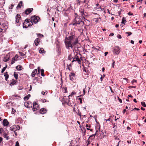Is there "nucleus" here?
Instances as JSON below:
<instances>
[{"instance_id": "54", "label": "nucleus", "mask_w": 146, "mask_h": 146, "mask_svg": "<svg viewBox=\"0 0 146 146\" xmlns=\"http://www.w3.org/2000/svg\"><path fill=\"white\" fill-rule=\"evenodd\" d=\"M112 61H113V63L112 64V67L113 68H114L115 61L113 60H112Z\"/></svg>"}, {"instance_id": "11", "label": "nucleus", "mask_w": 146, "mask_h": 146, "mask_svg": "<svg viewBox=\"0 0 146 146\" xmlns=\"http://www.w3.org/2000/svg\"><path fill=\"white\" fill-rule=\"evenodd\" d=\"M19 56L17 55L16 54L14 57H13L12 59L11 62V64H13L15 61H17L18 60V58Z\"/></svg>"}, {"instance_id": "29", "label": "nucleus", "mask_w": 146, "mask_h": 146, "mask_svg": "<svg viewBox=\"0 0 146 146\" xmlns=\"http://www.w3.org/2000/svg\"><path fill=\"white\" fill-rule=\"evenodd\" d=\"M75 18L74 22L76 21V20L77 19H80V18H79L78 15L76 13H75Z\"/></svg>"}, {"instance_id": "57", "label": "nucleus", "mask_w": 146, "mask_h": 146, "mask_svg": "<svg viewBox=\"0 0 146 146\" xmlns=\"http://www.w3.org/2000/svg\"><path fill=\"white\" fill-rule=\"evenodd\" d=\"M118 98L119 101V102L120 103H121L122 102V100H121V99H120L119 97H118Z\"/></svg>"}, {"instance_id": "37", "label": "nucleus", "mask_w": 146, "mask_h": 146, "mask_svg": "<svg viewBox=\"0 0 146 146\" xmlns=\"http://www.w3.org/2000/svg\"><path fill=\"white\" fill-rule=\"evenodd\" d=\"M10 130H11V131H13L14 132L16 131L14 127V125L12 127H10Z\"/></svg>"}, {"instance_id": "52", "label": "nucleus", "mask_w": 146, "mask_h": 146, "mask_svg": "<svg viewBox=\"0 0 146 146\" xmlns=\"http://www.w3.org/2000/svg\"><path fill=\"white\" fill-rule=\"evenodd\" d=\"M128 15H133V13L130 12H129L128 13Z\"/></svg>"}, {"instance_id": "41", "label": "nucleus", "mask_w": 146, "mask_h": 146, "mask_svg": "<svg viewBox=\"0 0 146 146\" xmlns=\"http://www.w3.org/2000/svg\"><path fill=\"white\" fill-rule=\"evenodd\" d=\"M80 96H78V97H79ZM78 100H79L80 101V104H82V100L81 98H78Z\"/></svg>"}, {"instance_id": "25", "label": "nucleus", "mask_w": 146, "mask_h": 146, "mask_svg": "<svg viewBox=\"0 0 146 146\" xmlns=\"http://www.w3.org/2000/svg\"><path fill=\"white\" fill-rule=\"evenodd\" d=\"M22 4H23V2L22 1H21L18 4V5L17 6V8H21L22 6Z\"/></svg>"}, {"instance_id": "64", "label": "nucleus", "mask_w": 146, "mask_h": 146, "mask_svg": "<svg viewBox=\"0 0 146 146\" xmlns=\"http://www.w3.org/2000/svg\"><path fill=\"white\" fill-rule=\"evenodd\" d=\"M104 78V77H103L102 76H101L100 78V80L101 82L102 81V79Z\"/></svg>"}, {"instance_id": "47", "label": "nucleus", "mask_w": 146, "mask_h": 146, "mask_svg": "<svg viewBox=\"0 0 146 146\" xmlns=\"http://www.w3.org/2000/svg\"><path fill=\"white\" fill-rule=\"evenodd\" d=\"M12 113H14L15 112H16V111L15 110H14L13 108H12Z\"/></svg>"}, {"instance_id": "24", "label": "nucleus", "mask_w": 146, "mask_h": 146, "mask_svg": "<svg viewBox=\"0 0 146 146\" xmlns=\"http://www.w3.org/2000/svg\"><path fill=\"white\" fill-rule=\"evenodd\" d=\"M14 76L16 80H17L18 78V74L16 72H15L14 73Z\"/></svg>"}, {"instance_id": "28", "label": "nucleus", "mask_w": 146, "mask_h": 146, "mask_svg": "<svg viewBox=\"0 0 146 146\" xmlns=\"http://www.w3.org/2000/svg\"><path fill=\"white\" fill-rule=\"evenodd\" d=\"M31 96V95L30 94H28L27 95L25 96L24 98V99L25 100H28L29 98Z\"/></svg>"}, {"instance_id": "39", "label": "nucleus", "mask_w": 146, "mask_h": 146, "mask_svg": "<svg viewBox=\"0 0 146 146\" xmlns=\"http://www.w3.org/2000/svg\"><path fill=\"white\" fill-rule=\"evenodd\" d=\"M141 105L144 107H146V105L144 102H141Z\"/></svg>"}, {"instance_id": "14", "label": "nucleus", "mask_w": 146, "mask_h": 146, "mask_svg": "<svg viewBox=\"0 0 146 146\" xmlns=\"http://www.w3.org/2000/svg\"><path fill=\"white\" fill-rule=\"evenodd\" d=\"M3 124L4 126H7L9 123L8 120L6 119H4L3 121Z\"/></svg>"}, {"instance_id": "4", "label": "nucleus", "mask_w": 146, "mask_h": 146, "mask_svg": "<svg viewBox=\"0 0 146 146\" xmlns=\"http://www.w3.org/2000/svg\"><path fill=\"white\" fill-rule=\"evenodd\" d=\"M68 102L67 103V104L69 106H72L74 104V100L73 98H68Z\"/></svg>"}, {"instance_id": "49", "label": "nucleus", "mask_w": 146, "mask_h": 146, "mask_svg": "<svg viewBox=\"0 0 146 146\" xmlns=\"http://www.w3.org/2000/svg\"><path fill=\"white\" fill-rule=\"evenodd\" d=\"M95 19V21L96 22V23H97L98 22V18H95L94 19Z\"/></svg>"}, {"instance_id": "16", "label": "nucleus", "mask_w": 146, "mask_h": 146, "mask_svg": "<svg viewBox=\"0 0 146 146\" xmlns=\"http://www.w3.org/2000/svg\"><path fill=\"white\" fill-rule=\"evenodd\" d=\"M9 54H7L5 58L3 59V60L4 62H6L9 60Z\"/></svg>"}, {"instance_id": "48", "label": "nucleus", "mask_w": 146, "mask_h": 146, "mask_svg": "<svg viewBox=\"0 0 146 146\" xmlns=\"http://www.w3.org/2000/svg\"><path fill=\"white\" fill-rule=\"evenodd\" d=\"M3 3H5V2L3 0L0 1V6H2V4Z\"/></svg>"}, {"instance_id": "19", "label": "nucleus", "mask_w": 146, "mask_h": 146, "mask_svg": "<svg viewBox=\"0 0 146 146\" xmlns=\"http://www.w3.org/2000/svg\"><path fill=\"white\" fill-rule=\"evenodd\" d=\"M3 137L5 138L6 139L8 140L9 139V137L7 136V134L5 132H3Z\"/></svg>"}, {"instance_id": "43", "label": "nucleus", "mask_w": 146, "mask_h": 146, "mask_svg": "<svg viewBox=\"0 0 146 146\" xmlns=\"http://www.w3.org/2000/svg\"><path fill=\"white\" fill-rule=\"evenodd\" d=\"M57 51L58 52V53H60L61 52V49L59 47H58L57 48Z\"/></svg>"}, {"instance_id": "60", "label": "nucleus", "mask_w": 146, "mask_h": 146, "mask_svg": "<svg viewBox=\"0 0 146 146\" xmlns=\"http://www.w3.org/2000/svg\"><path fill=\"white\" fill-rule=\"evenodd\" d=\"M134 82H136V80H133L132 81V84H133V83Z\"/></svg>"}, {"instance_id": "32", "label": "nucleus", "mask_w": 146, "mask_h": 146, "mask_svg": "<svg viewBox=\"0 0 146 146\" xmlns=\"http://www.w3.org/2000/svg\"><path fill=\"white\" fill-rule=\"evenodd\" d=\"M75 93L74 92H72L70 95L68 96V97L70 98V97H71V98H73V97H72V96L74 94H75Z\"/></svg>"}, {"instance_id": "45", "label": "nucleus", "mask_w": 146, "mask_h": 146, "mask_svg": "<svg viewBox=\"0 0 146 146\" xmlns=\"http://www.w3.org/2000/svg\"><path fill=\"white\" fill-rule=\"evenodd\" d=\"M113 128H114V131H115L116 130V127H115L116 125H115V123L114 124H113Z\"/></svg>"}, {"instance_id": "58", "label": "nucleus", "mask_w": 146, "mask_h": 146, "mask_svg": "<svg viewBox=\"0 0 146 146\" xmlns=\"http://www.w3.org/2000/svg\"><path fill=\"white\" fill-rule=\"evenodd\" d=\"M3 141V138L0 137V143H1Z\"/></svg>"}, {"instance_id": "2", "label": "nucleus", "mask_w": 146, "mask_h": 146, "mask_svg": "<svg viewBox=\"0 0 146 146\" xmlns=\"http://www.w3.org/2000/svg\"><path fill=\"white\" fill-rule=\"evenodd\" d=\"M40 19V18L38 16L35 15L31 17V21H29V19H27L23 23V27L27 28L28 27L31 26L33 25V22L35 23H36L38 22V20Z\"/></svg>"}, {"instance_id": "8", "label": "nucleus", "mask_w": 146, "mask_h": 146, "mask_svg": "<svg viewBox=\"0 0 146 146\" xmlns=\"http://www.w3.org/2000/svg\"><path fill=\"white\" fill-rule=\"evenodd\" d=\"M24 106L27 108H31L32 107V104L30 102H27L24 103Z\"/></svg>"}, {"instance_id": "18", "label": "nucleus", "mask_w": 146, "mask_h": 146, "mask_svg": "<svg viewBox=\"0 0 146 146\" xmlns=\"http://www.w3.org/2000/svg\"><path fill=\"white\" fill-rule=\"evenodd\" d=\"M37 71L36 69H35L33 71L31 74V76L32 77H34L35 76V74L37 73Z\"/></svg>"}, {"instance_id": "44", "label": "nucleus", "mask_w": 146, "mask_h": 146, "mask_svg": "<svg viewBox=\"0 0 146 146\" xmlns=\"http://www.w3.org/2000/svg\"><path fill=\"white\" fill-rule=\"evenodd\" d=\"M91 141H91L90 139H88L87 141V142H88V144L87 145H88L90 143Z\"/></svg>"}, {"instance_id": "1", "label": "nucleus", "mask_w": 146, "mask_h": 146, "mask_svg": "<svg viewBox=\"0 0 146 146\" xmlns=\"http://www.w3.org/2000/svg\"><path fill=\"white\" fill-rule=\"evenodd\" d=\"M68 35L65 38L64 42L66 48L70 49V48H72L73 46L76 45L78 42V38L76 36L75 32L71 31L68 33Z\"/></svg>"}, {"instance_id": "34", "label": "nucleus", "mask_w": 146, "mask_h": 146, "mask_svg": "<svg viewBox=\"0 0 146 146\" xmlns=\"http://www.w3.org/2000/svg\"><path fill=\"white\" fill-rule=\"evenodd\" d=\"M41 75L42 76H44V70L43 69H42L41 70Z\"/></svg>"}, {"instance_id": "38", "label": "nucleus", "mask_w": 146, "mask_h": 146, "mask_svg": "<svg viewBox=\"0 0 146 146\" xmlns=\"http://www.w3.org/2000/svg\"><path fill=\"white\" fill-rule=\"evenodd\" d=\"M125 18L124 17H123V19H122V21H121V23L123 24H125V22L126 21V20L125 19Z\"/></svg>"}, {"instance_id": "42", "label": "nucleus", "mask_w": 146, "mask_h": 146, "mask_svg": "<svg viewBox=\"0 0 146 146\" xmlns=\"http://www.w3.org/2000/svg\"><path fill=\"white\" fill-rule=\"evenodd\" d=\"M125 33L126 34H128V35L127 36H128L131 35L132 34V33L131 32H126Z\"/></svg>"}, {"instance_id": "20", "label": "nucleus", "mask_w": 146, "mask_h": 146, "mask_svg": "<svg viewBox=\"0 0 146 146\" xmlns=\"http://www.w3.org/2000/svg\"><path fill=\"white\" fill-rule=\"evenodd\" d=\"M4 76L5 77V80L6 81H7V79L9 77V75L8 74V72H6L4 73Z\"/></svg>"}, {"instance_id": "31", "label": "nucleus", "mask_w": 146, "mask_h": 146, "mask_svg": "<svg viewBox=\"0 0 146 146\" xmlns=\"http://www.w3.org/2000/svg\"><path fill=\"white\" fill-rule=\"evenodd\" d=\"M95 138L94 136V135H91L89 137V139H90L92 141Z\"/></svg>"}, {"instance_id": "23", "label": "nucleus", "mask_w": 146, "mask_h": 146, "mask_svg": "<svg viewBox=\"0 0 146 146\" xmlns=\"http://www.w3.org/2000/svg\"><path fill=\"white\" fill-rule=\"evenodd\" d=\"M14 127L15 129V130H19L20 129V127L18 125H14Z\"/></svg>"}, {"instance_id": "53", "label": "nucleus", "mask_w": 146, "mask_h": 146, "mask_svg": "<svg viewBox=\"0 0 146 146\" xmlns=\"http://www.w3.org/2000/svg\"><path fill=\"white\" fill-rule=\"evenodd\" d=\"M14 6V5L13 4H12L11 6H10L9 7V9H12L13 8V7Z\"/></svg>"}, {"instance_id": "63", "label": "nucleus", "mask_w": 146, "mask_h": 146, "mask_svg": "<svg viewBox=\"0 0 146 146\" xmlns=\"http://www.w3.org/2000/svg\"><path fill=\"white\" fill-rule=\"evenodd\" d=\"M77 1L78 2V3L79 5L80 4V1L79 0H78Z\"/></svg>"}, {"instance_id": "40", "label": "nucleus", "mask_w": 146, "mask_h": 146, "mask_svg": "<svg viewBox=\"0 0 146 146\" xmlns=\"http://www.w3.org/2000/svg\"><path fill=\"white\" fill-rule=\"evenodd\" d=\"M7 66L6 65L5 67H4L2 69L1 71V73H3L5 70L7 68Z\"/></svg>"}, {"instance_id": "13", "label": "nucleus", "mask_w": 146, "mask_h": 146, "mask_svg": "<svg viewBox=\"0 0 146 146\" xmlns=\"http://www.w3.org/2000/svg\"><path fill=\"white\" fill-rule=\"evenodd\" d=\"M21 18V17L20 15L19 14H17L16 16L15 22L17 23H18L19 22V19Z\"/></svg>"}, {"instance_id": "7", "label": "nucleus", "mask_w": 146, "mask_h": 146, "mask_svg": "<svg viewBox=\"0 0 146 146\" xmlns=\"http://www.w3.org/2000/svg\"><path fill=\"white\" fill-rule=\"evenodd\" d=\"M70 80L72 81H74L75 79V74L71 72L69 74Z\"/></svg>"}, {"instance_id": "6", "label": "nucleus", "mask_w": 146, "mask_h": 146, "mask_svg": "<svg viewBox=\"0 0 146 146\" xmlns=\"http://www.w3.org/2000/svg\"><path fill=\"white\" fill-rule=\"evenodd\" d=\"M120 48L118 46H115L113 50V53L114 54H118L120 52Z\"/></svg>"}, {"instance_id": "26", "label": "nucleus", "mask_w": 146, "mask_h": 146, "mask_svg": "<svg viewBox=\"0 0 146 146\" xmlns=\"http://www.w3.org/2000/svg\"><path fill=\"white\" fill-rule=\"evenodd\" d=\"M79 11L80 12V13L81 15L82 16L83 13H84V9L82 8H80L79 9Z\"/></svg>"}, {"instance_id": "17", "label": "nucleus", "mask_w": 146, "mask_h": 146, "mask_svg": "<svg viewBox=\"0 0 146 146\" xmlns=\"http://www.w3.org/2000/svg\"><path fill=\"white\" fill-rule=\"evenodd\" d=\"M40 42V39L39 38H37L34 41V43L36 46H37Z\"/></svg>"}, {"instance_id": "61", "label": "nucleus", "mask_w": 146, "mask_h": 146, "mask_svg": "<svg viewBox=\"0 0 146 146\" xmlns=\"http://www.w3.org/2000/svg\"><path fill=\"white\" fill-rule=\"evenodd\" d=\"M114 35V34L113 33H111L110 34L109 36H112Z\"/></svg>"}, {"instance_id": "56", "label": "nucleus", "mask_w": 146, "mask_h": 146, "mask_svg": "<svg viewBox=\"0 0 146 146\" xmlns=\"http://www.w3.org/2000/svg\"><path fill=\"white\" fill-rule=\"evenodd\" d=\"M66 69H68L70 70V68L69 67V65H68V64H67V68H66Z\"/></svg>"}, {"instance_id": "30", "label": "nucleus", "mask_w": 146, "mask_h": 146, "mask_svg": "<svg viewBox=\"0 0 146 146\" xmlns=\"http://www.w3.org/2000/svg\"><path fill=\"white\" fill-rule=\"evenodd\" d=\"M88 16V13L86 12H84V13H83L82 15V17L84 19H85V18L84 17L85 16Z\"/></svg>"}, {"instance_id": "12", "label": "nucleus", "mask_w": 146, "mask_h": 146, "mask_svg": "<svg viewBox=\"0 0 146 146\" xmlns=\"http://www.w3.org/2000/svg\"><path fill=\"white\" fill-rule=\"evenodd\" d=\"M33 10V8H28L25 11V13L26 15H28L31 13Z\"/></svg>"}, {"instance_id": "33", "label": "nucleus", "mask_w": 146, "mask_h": 146, "mask_svg": "<svg viewBox=\"0 0 146 146\" xmlns=\"http://www.w3.org/2000/svg\"><path fill=\"white\" fill-rule=\"evenodd\" d=\"M73 57H72V55L71 54H70L69 55L68 57V60H71L72 58H73Z\"/></svg>"}, {"instance_id": "3", "label": "nucleus", "mask_w": 146, "mask_h": 146, "mask_svg": "<svg viewBox=\"0 0 146 146\" xmlns=\"http://www.w3.org/2000/svg\"><path fill=\"white\" fill-rule=\"evenodd\" d=\"M73 24V25H76L78 27L82 29L84 25V22L82 21L81 19H77L76 20V21Z\"/></svg>"}, {"instance_id": "35", "label": "nucleus", "mask_w": 146, "mask_h": 146, "mask_svg": "<svg viewBox=\"0 0 146 146\" xmlns=\"http://www.w3.org/2000/svg\"><path fill=\"white\" fill-rule=\"evenodd\" d=\"M44 52V49L42 48H40L39 50V52L40 53H43Z\"/></svg>"}, {"instance_id": "59", "label": "nucleus", "mask_w": 146, "mask_h": 146, "mask_svg": "<svg viewBox=\"0 0 146 146\" xmlns=\"http://www.w3.org/2000/svg\"><path fill=\"white\" fill-rule=\"evenodd\" d=\"M111 117V115L110 116V118H108V119H105V120H106V121H110V118Z\"/></svg>"}, {"instance_id": "55", "label": "nucleus", "mask_w": 146, "mask_h": 146, "mask_svg": "<svg viewBox=\"0 0 146 146\" xmlns=\"http://www.w3.org/2000/svg\"><path fill=\"white\" fill-rule=\"evenodd\" d=\"M78 115L80 116V117L81 116V112H80V111H79V110H78Z\"/></svg>"}, {"instance_id": "46", "label": "nucleus", "mask_w": 146, "mask_h": 146, "mask_svg": "<svg viewBox=\"0 0 146 146\" xmlns=\"http://www.w3.org/2000/svg\"><path fill=\"white\" fill-rule=\"evenodd\" d=\"M63 88L64 90V93L66 92H67V88L66 87H63Z\"/></svg>"}, {"instance_id": "9", "label": "nucleus", "mask_w": 146, "mask_h": 146, "mask_svg": "<svg viewBox=\"0 0 146 146\" xmlns=\"http://www.w3.org/2000/svg\"><path fill=\"white\" fill-rule=\"evenodd\" d=\"M68 98H66V96H63L61 99V101L62 102V104L64 103L67 104V102H68Z\"/></svg>"}, {"instance_id": "27", "label": "nucleus", "mask_w": 146, "mask_h": 146, "mask_svg": "<svg viewBox=\"0 0 146 146\" xmlns=\"http://www.w3.org/2000/svg\"><path fill=\"white\" fill-rule=\"evenodd\" d=\"M16 82L17 81L13 79L12 81L10 83V85H13L16 83Z\"/></svg>"}, {"instance_id": "22", "label": "nucleus", "mask_w": 146, "mask_h": 146, "mask_svg": "<svg viewBox=\"0 0 146 146\" xmlns=\"http://www.w3.org/2000/svg\"><path fill=\"white\" fill-rule=\"evenodd\" d=\"M85 19V20H84V23L86 22V24H87L86 25L88 26H89V25H90V21L89 20L86 19Z\"/></svg>"}, {"instance_id": "15", "label": "nucleus", "mask_w": 146, "mask_h": 146, "mask_svg": "<svg viewBox=\"0 0 146 146\" xmlns=\"http://www.w3.org/2000/svg\"><path fill=\"white\" fill-rule=\"evenodd\" d=\"M47 110L46 109L44 108H42L39 110L40 113L42 114H44L46 113Z\"/></svg>"}, {"instance_id": "10", "label": "nucleus", "mask_w": 146, "mask_h": 146, "mask_svg": "<svg viewBox=\"0 0 146 146\" xmlns=\"http://www.w3.org/2000/svg\"><path fill=\"white\" fill-rule=\"evenodd\" d=\"M38 105L36 102H34L33 103V110L34 111L37 110L38 108Z\"/></svg>"}, {"instance_id": "50", "label": "nucleus", "mask_w": 146, "mask_h": 146, "mask_svg": "<svg viewBox=\"0 0 146 146\" xmlns=\"http://www.w3.org/2000/svg\"><path fill=\"white\" fill-rule=\"evenodd\" d=\"M117 37L119 39H121L122 38L121 35L119 34L117 35Z\"/></svg>"}, {"instance_id": "5", "label": "nucleus", "mask_w": 146, "mask_h": 146, "mask_svg": "<svg viewBox=\"0 0 146 146\" xmlns=\"http://www.w3.org/2000/svg\"><path fill=\"white\" fill-rule=\"evenodd\" d=\"M74 61L77 62L79 64H81V60L80 59L77 55H76L73 57V60L72 62H73Z\"/></svg>"}, {"instance_id": "21", "label": "nucleus", "mask_w": 146, "mask_h": 146, "mask_svg": "<svg viewBox=\"0 0 146 146\" xmlns=\"http://www.w3.org/2000/svg\"><path fill=\"white\" fill-rule=\"evenodd\" d=\"M22 66L20 65H18L16 67V69L18 70H21L22 69Z\"/></svg>"}, {"instance_id": "36", "label": "nucleus", "mask_w": 146, "mask_h": 146, "mask_svg": "<svg viewBox=\"0 0 146 146\" xmlns=\"http://www.w3.org/2000/svg\"><path fill=\"white\" fill-rule=\"evenodd\" d=\"M36 35L40 37H43L44 36V35L42 34H40L39 33H36Z\"/></svg>"}, {"instance_id": "62", "label": "nucleus", "mask_w": 146, "mask_h": 146, "mask_svg": "<svg viewBox=\"0 0 146 146\" xmlns=\"http://www.w3.org/2000/svg\"><path fill=\"white\" fill-rule=\"evenodd\" d=\"M42 101L43 102H46V100L45 99H44L43 100H42Z\"/></svg>"}, {"instance_id": "51", "label": "nucleus", "mask_w": 146, "mask_h": 146, "mask_svg": "<svg viewBox=\"0 0 146 146\" xmlns=\"http://www.w3.org/2000/svg\"><path fill=\"white\" fill-rule=\"evenodd\" d=\"M15 146H19V143L18 141L16 142Z\"/></svg>"}]
</instances>
